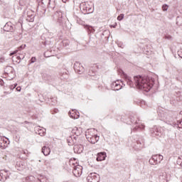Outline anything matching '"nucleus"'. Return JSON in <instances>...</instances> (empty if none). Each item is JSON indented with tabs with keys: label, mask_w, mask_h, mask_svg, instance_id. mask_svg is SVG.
<instances>
[{
	"label": "nucleus",
	"mask_w": 182,
	"mask_h": 182,
	"mask_svg": "<svg viewBox=\"0 0 182 182\" xmlns=\"http://www.w3.org/2000/svg\"><path fill=\"white\" fill-rule=\"evenodd\" d=\"M13 62H15L16 63H19L21 62V57L20 56H16V60L13 57Z\"/></svg>",
	"instance_id": "obj_17"
},
{
	"label": "nucleus",
	"mask_w": 182,
	"mask_h": 182,
	"mask_svg": "<svg viewBox=\"0 0 182 182\" xmlns=\"http://www.w3.org/2000/svg\"><path fill=\"white\" fill-rule=\"evenodd\" d=\"M63 1V2L64 3V4H66V2H68V1H69V0H62Z\"/></svg>",
	"instance_id": "obj_26"
},
{
	"label": "nucleus",
	"mask_w": 182,
	"mask_h": 182,
	"mask_svg": "<svg viewBox=\"0 0 182 182\" xmlns=\"http://www.w3.org/2000/svg\"><path fill=\"white\" fill-rule=\"evenodd\" d=\"M164 178H165V180H166V179L167 178V176H164Z\"/></svg>",
	"instance_id": "obj_28"
},
{
	"label": "nucleus",
	"mask_w": 182,
	"mask_h": 182,
	"mask_svg": "<svg viewBox=\"0 0 182 182\" xmlns=\"http://www.w3.org/2000/svg\"><path fill=\"white\" fill-rule=\"evenodd\" d=\"M28 156L29 153L28 151H22L21 154H20V159H21V160H28Z\"/></svg>",
	"instance_id": "obj_10"
},
{
	"label": "nucleus",
	"mask_w": 182,
	"mask_h": 182,
	"mask_svg": "<svg viewBox=\"0 0 182 182\" xmlns=\"http://www.w3.org/2000/svg\"><path fill=\"white\" fill-rule=\"evenodd\" d=\"M181 164V166H182V164Z\"/></svg>",
	"instance_id": "obj_29"
},
{
	"label": "nucleus",
	"mask_w": 182,
	"mask_h": 182,
	"mask_svg": "<svg viewBox=\"0 0 182 182\" xmlns=\"http://www.w3.org/2000/svg\"><path fill=\"white\" fill-rule=\"evenodd\" d=\"M106 159V153L101 152L97 154V161H103Z\"/></svg>",
	"instance_id": "obj_11"
},
{
	"label": "nucleus",
	"mask_w": 182,
	"mask_h": 182,
	"mask_svg": "<svg viewBox=\"0 0 182 182\" xmlns=\"http://www.w3.org/2000/svg\"><path fill=\"white\" fill-rule=\"evenodd\" d=\"M81 9H82L84 14H92L93 12V6L86 3L81 6Z\"/></svg>",
	"instance_id": "obj_5"
},
{
	"label": "nucleus",
	"mask_w": 182,
	"mask_h": 182,
	"mask_svg": "<svg viewBox=\"0 0 182 182\" xmlns=\"http://www.w3.org/2000/svg\"><path fill=\"white\" fill-rule=\"evenodd\" d=\"M124 18V14H120L118 17L117 19L118 21H122Z\"/></svg>",
	"instance_id": "obj_21"
},
{
	"label": "nucleus",
	"mask_w": 182,
	"mask_h": 182,
	"mask_svg": "<svg viewBox=\"0 0 182 182\" xmlns=\"http://www.w3.org/2000/svg\"><path fill=\"white\" fill-rule=\"evenodd\" d=\"M36 61V57H33V58H31V59L29 60V63H35Z\"/></svg>",
	"instance_id": "obj_20"
},
{
	"label": "nucleus",
	"mask_w": 182,
	"mask_h": 182,
	"mask_svg": "<svg viewBox=\"0 0 182 182\" xmlns=\"http://www.w3.org/2000/svg\"><path fill=\"white\" fill-rule=\"evenodd\" d=\"M168 9V6L167 4H164L162 6V11H167Z\"/></svg>",
	"instance_id": "obj_19"
},
{
	"label": "nucleus",
	"mask_w": 182,
	"mask_h": 182,
	"mask_svg": "<svg viewBox=\"0 0 182 182\" xmlns=\"http://www.w3.org/2000/svg\"><path fill=\"white\" fill-rule=\"evenodd\" d=\"M7 26H8V25H7V24H6V25H5V26H4V28H6Z\"/></svg>",
	"instance_id": "obj_27"
},
{
	"label": "nucleus",
	"mask_w": 182,
	"mask_h": 182,
	"mask_svg": "<svg viewBox=\"0 0 182 182\" xmlns=\"http://www.w3.org/2000/svg\"><path fill=\"white\" fill-rule=\"evenodd\" d=\"M88 182H99V176L96 173H90L87 176Z\"/></svg>",
	"instance_id": "obj_7"
},
{
	"label": "nucleus",
	"mask_w": 182,
	"mask_h": 182,
	"mask_svg": "<svg viewBox=\"0 0 182 182\" xmlns=\"http://www.w3.org/2000/svg\"><path fill=\"white\" fill-rule=\"evenodd\" d=\"M69 116L71 119H79V112L75 109L69 112Z\"/></svg>",
	"instance_id": "obj_9"
},
{
	"label": "nucleus",
	"mask_w": 182,
	"mask_h": 182,
	"mask_svg": "<svg viewBox=\"0 0 182 182\" xmlns=\"http://www.w3.org/2000/svg\"><path fill=\"white\" fill-rule=\"evenodd\" d=\"M83 167L80 165H77L73 170V173L75 177H80L82 176Z\"/></svg>",
	"instance_id": "obj_4"
},
{
	"label": "nucleus",
	"mask_w": 182,
	"mask_h": 182,
	"mask_svg": "<svg viewBox=\"0 0 182 182\" xmlns=\"http://www.w3.org/2000/svg\"><path fill=\"white\" fill-rule=\"evenodd\" d=\"M75 70L77 72H78V73H80L82 72V70L77 69V68H76V67L75 68Z\"/></svg>",
	"instance_id": "obj_22"
},
{
	"label": "nucleus",
	"mask_w": 182,
	"mask_h": 182,
	"mask_svg": "<svg viewBox=\"0 0 182 182\" xmlns=\"http://www.w3.org/2000/svg\"><path fill=\"white\" fill-rule=\"evenodd\" d=\"M123 86V82L120 80H117L112 83V87L115 90H120Z\"/></svg>",
	"instance_id": "obj_8"
},
{
	"label": "nucleus",
	"mask_w": 182,
	"mask_h": 182,
	"mask_svg": "<svg viewBox=\"0 0 182 182\" xmlns=\"http://www.w3.org/2000/svg\"><path fill=\"white\" fill-rule=\"evenodd\" d=\"M163 133V129L161 127H158L155 129V134L156 136H160Z\"/></svg>",
	"instance_id": "obj_14"
},
{
	"label": "nucleus",
	"mask_w": 182,
	"mask_h": 182,
	"mask_svg": "<svg viewBox=\"0 0 182 182\" xmlns=\"http://www.w3.org/2000/svg\"><path fill=\"white\" fill-rule=\"evenodd\" d=\"M127 83L130 86V87H134V84H133V81H132V80L128 79Z\"/></svg>",
	"instance_id": "obj_16"
},
{
	"label": "nucleus",
	"mask_w": 182,
	"mask_h": 182,
	"mask_svg": "<svg viewBox=\"0 0 182 182\" xmlns=\"http://www.w3.org/2000/svg\"><path fill=\"white\" fill-rule=\"evenodd\" d=\"M85 29H87V31H88L90 33H93V32H95V29H93V27L90 26H85Z\"/></svg>",
	"instance_id": "obj_15"
},
{
	"label": "nucleus",
	"mask_w": 182,
	"mask_h": 182,
	"mask_svg": "<svg viewBox=\"0 0 182 182\" xmlns=\"http://www.w3.org/2000/svg\"><path fill=\"white\" fill-rule=\"evenodd\" d=\"M78 146H74V151L75 153H77L78 154H80V152L82 151V149H78Z\"/></svg>",
	"instance_id": "obj_18"
},
{
	"label": "nucleus",
	"mask_w": 182,
	"mask_h": 182,
	"mask_svg": "<svg viewBox=\"0 0 182 182\" xmlns=\"http://www.w3.org/2000/svg\"><path fill=\"white\" fill-rule=\"evenodd\" d=\"M163 159L164 158L162 155H160V154L154 155L149 159V164H151L152 166H156L159 164V163H161Z\"/></svg>",
	"instance_id": "obj_3"
},
{
	"label": "nucleus",
	"mask_w": 182,
	"mask_h": 182,
	"mask_svg": "<svg viewBox=\"0 0 182 182\" xmlns=\"http://www.w3.org/2000/svg\"><path fill=\"white\" fill-rule=\"evenodd\" d=\"M71 133H72L74 139H76V137H79V136H80L82 134V133H83V131H82V128L75 127L72 129Z\"/></svg>",
	"instance_id": "obj_6"
},
{
	"label": "nucleus",
	"mask_w": 182,
	"mask_h": 182,
	"mask_svg": "<svg viewBox=\"0 0 182 182\" xmlns=\"http://www.w3.org/2000/svg\"><path fill=\"white\" fill-rule=\"evenodd\" d=\"M85 137L91 144H96L100 139V136L97 135V131L95 129H88L85 132Z\"/></svg>",
	"instance_id": "obj_2"
},
{
	"label": "nucleus",
	"mask_w": 182,
	"mask_h": 182,
	"mask_svg": "<svg viewBox=\"0 0 182 182\" xmlns=\"http://www.w3.org/2000/svg\"><path fill=\"white\" fill-rule=\"evenodd\" d=\"M178 56H180V58H182V52L181 51H178Z\"/></svg>",
	"instance_id": "obj_23"
},
{
	"label": "nucleus",
	"mask_w": 182,
	"mask_h": 182,
	"mask_svg": "<svg viewBox=\"0 0 182 182\" xmlns=\"http://www.w3.org/2000/svg\"><path fill=\"white\" fill-rule=\"evenodd\" d=\"M134 83L136 89L144 90L145 92H149L154 85L153 80L148 77H143L140 75L134 77Z\"/></svg>",
	"instance_id": "obj_1"
},
{
	"label": "nucleus",
	"mask_w": 182,
	"mask_h": 182,
	"mask_svg": "<svg viewBox=\"0 0 182 182\" xmlns=\"http://www.w3.org/2000/svg\"><path fill=\"white\" fill-rule=\"evenodd\" d=\"M42 153H43L44 156H49V154H50V149L43 146L42 149Z\"/></svg>",
	"instance_id": "obj_12"
},
{
	"label": "nucleus",
	"mask_w": 182,
	"mask_h": 182,
	"mask_svg": "<svg viewBox=\"0 0 182 182\" xmlns=\"http://www.w3.org/2000/svg\"><path fill=\"white\" fill-rule=\"evenodd\" d=\"M25 46H26V45H21L18 48V50H14L13 53H10V56H12L13 55H16L18 50H22V49H25Z\"/></svg>",
	"instance_id": "obj_13"
},
{
	"label": "nucleus",
	"mask_w": 182,
	"mask_h": 182,
	"mask_svg": "<svg viewBox=\"0 0 182 182\" xmlns=\"http://www.w3.org/2000/svg\"><path fill=\"white\" fill-rule=\"evenodd\" d=\"M21 87H16L17 92H21Z\"/></svg>",
	"instance_id": "obj_24"
},
{
	"label": "nucleus",
	"mask_w": 182,
	"mask_h": 182,
	"mask_svg": "<svg viewBox=\"0 0 182 182\" xmlns=\"http://www.w3.org/2000/svg\"><path fill=\"white\" fill-rule=\"evenodd\" d=\"M139 127L140 129H144V125L141 124Z\"/></svg>",
	"instance_id": "obj_25"
}]
</instances>
